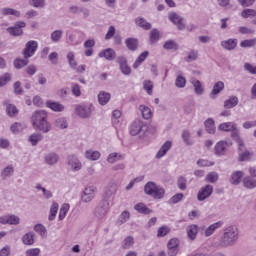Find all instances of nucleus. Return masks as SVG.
<instances>
[{
    "label": "nucleus",
    "mask_w": 256,
    "mask_h": 256,
    "mask_svg": "<svg viewBox=\"0 0 256 256\" xmlns=\"http://www.w3.org/2000/svg\"><path fill=\"white\" fill-rule=\"evenodd\" d=\"M239 241V229L236 226H228L224 229L222 237L217 242V247L220 249H227L235 247Z\"/></svg>",
    "instance_id": "obj_1"
},
{
    "label": "nucleus",
    "mask_w": 256,
    "mask_h": 256,
    "mask_svg": "<svg viewBox=\"0 0 256 256\" xmlns=\"http://www.w3.org/2000/svg\"><path fill=\"white\" fill-rule=\"evenodd\" d=\"M231 136L238 143V161L240 163H243L245 161H251L254 154L253 152L247 150V147H245V142L243 141V139L239 138L237 130H234Z\"/></svg>",
    "instance_id": "obj_2"
},
{
    "label": "nucleus",
    "mask_w": 256,
    "mask_h": 256,
    "mask_svg": "<svg viewBox=\"0 0 256 256\" xmlns=\"http://www.w3.org/2000/svg\"><path fill=\"white\" fill-rule=\"evenodd\" d=\"M31 121L36 129H51V124L47 121V112L45 110H36L32 114Z\"/></svg>",
    "instance_id": "obj_3"
},
{
    "label": "nucleus",
    "mask_w": 256,
    "mask_h": 256,
    "mask_svg": "<svg viewBox=\"0 0 256 256\" xmlns=\"http://www.w3.org/2000/svg\"><path fill=\"white\" fill-rule=\"evenodd\" d=\"M144 193L153 197V199H163L165 197V188L157 185L155 182H148L144 186Z\"/></svg>",
    "instance_id": "obj_4"
},
{
    "label": "nucleus",
    "mask_w": 256,
    "mask_h": 256,
    "mask_svg": "<svg viewBox=\"0 0 256 256\" xmlns=\"http://www.w3.org/2000/svg\"><path fill=\"white\" fill-rule=\"evenodd\" d=\"M144 193L153 197V199H163L165 197V188L157 185L155 182H148L144 186Z\"/></svg>",
    "instance_id": "obj_5"
},
{
    "label": "nucleus",
    "mask_w": 256,
    "mask_h": 256,
    "mask_svg": "<svg viewBox=\"0 0 256 256\" xmlns=\"http://www.w3.org/2000/svg\"><path fill=\"white\" fill-rule=\"evenodd\" d=\"M94 111H95V106H93V104L91 103L77 104L75 106V113L81 119H89V117H91Z\"/></svg>",
    "instance_id": "obj_6"
},
{
    "label": "nucleus",
    "mask_w": 256,
    "mask_h": 256,
    "mask_svg": "<svg viewBox=\"0 0 256 256\" xmlns=\"http://www.w3.org/2000/svg\"><path fill=\"white\" fill-rule=\"evenodd\" d=\"M39 47V43L35 40H30L26 43L25 48L23 50L24 59H29L35 55L37 49Z\"/></svg>",
    "instance_id": "obj_7"
},
{
    "label": "nucleus",
    "mask_w": 256,
    "mask_h": 256,
    "mask_svg": "<svg viewBox=\"0 0 256 256\" xmlns=\"http://www.w3.org/2000/svg\"><path fill=\"white\" fill-rule=\"evenodd\" d=\"M95 191H97L95 186L85 187L81 194L82 203H91L95 199Z\"/></svg>",
    "instance_id": "obj_8"
},
{
    "label": "nucleus",
    "mask_w": 256,
    "mask_h": 256,
    "mask_svg": "<svg viewBox=\"0 0 256 256\" xmlns=\"http://www.w3.org/2000/svg\"><path fill=\"white\" fill-rule=\"evenodd\" d=\"M109 212V202L107 201H102L99 203V205L95 208L94 210V217L96 219H104L105 215Z\"/></svg>",
    "instance_id": "obj_9"
},
{
    "label": "nucleus",
    "mask_w": 256,
    "mask_h": 256,
    "mask_svg": "<svg viewBox=\"0 0 256 256\" xmlns=\"http://www.w3.org/2000/svg\"><path fill=\"white\" fill-rule=\"evenodd\" d=\"M168 18L174 25H176L179 31L185 30V18L175 12H170Z\"/></svg>",
    "instance_id": "obj_10"
},
{
    "label": "nucleus",
    "mask_w": 256,
    "mask_h": 256,
    "mask_svg": "<svg viewBox=\"0 0 256 256\" xmlns=\"http://www.w3.org/2000/svg\"><path fill=\"white\" fill-rule=\"evenodd\" d=\"M116 63H118L122 75H131V66H129L125 56H118Z\"/></svg>",
    "instance_id": "obj_11"
},
{
    "label": "nucleus",
    "mask_w": 256,
    "mask_h": 256,
    "mask_svg": "<svg viewBox=\"0 0 256 256\" xmlns=\"http://www.w3.org/2000/svg\"><path fill=\"white\" fill-rule=\"evenodd\" d=\"M21 223V218L14 214H8L4 216H0V224L1 225H19Z\"/></svg>",
    "instance_id": "obj_12"
},
{
    "label": "nucleus",
    "mask_w": 256,
    "mask_h": 256,
    "mask_svg": "<svg viewBox=\"0 0 256 256\" xmlns=\"http://www.w3.org/2000/svg\"><path fill=\"white\" fill-rule=\"evenodd\" d=\"M210 195H213V185L207 184L199 190L197 199L198 201H205V199H209Z\"/></svg>",
    "instance_id": "obj_13"
},
{
    "label": "nucleus",
    "mask_w": 256,
    "mask_h": 256,
    "mask_svg": "<svg viewBox=\"0 0 256 256\" xmlns=\"http://www.w3.org/2000/svg\"><path fill=\"white\" fill-rule=\"evenodd\" d=\"M68 165L71 169V171H81V169L83 168V164L81 163V160H79V158H77V156L75 155H71L68 157Z\"/></svg>",
    "instance_id": "obj_14"
},
{
    "label": "nucleus",
    "mask_w": 256,
    "mask_h": 256,
    "mask_svg": "<svg viewBox=\"0 0 256 256\" xmlns=\"http://www.w3.org/2000/svg\"><path fill=\"white\" fill-rule=\"evenodd\" d=\"M115 193H117V182L111 180L105 188L104 197L106 199H111Z\"/></svg>",
    "instance_id": "obj_15"
},
{
    "label": "nucleus",
    "mask_w": 256,
    "mask_h": 256,
    "mask_svg": "<svg viewBox=\"0 0 256 256\" xmlns=\"http://www.w3.org/2000/svg\"><path fill=\"white\" fill-rule=\"evenodd\" d=\"M46 107L55 113H63V111H65V106L63 104L53 100H47Z\"/></svg>",
    "instance_id": "obj_16"
},
{
    "label": "nucleus",
    "mask_w": 256,
    "mask_h": 256,
    "mask_svg": "<svg viewBox=\"0 0 256 256\" xmlns=\"http://www.w3.org/2000/svg\"><path fill=\"white\" fill-rule=\"evenodd\" d=\"M190 83L193 86L195 95H198L201 97V95H204L205 88L203 87V84L200 80H197L196 78H191Z\"/></svg>",
    "instance_id": "obj_17"
},
{
    "label": "nucleus",
    "mask_w": 256,
    "mask_h": 256,
    "mask_svg": "<svg viewBox=\"0 0 256 256\" xmlns=\"http://www.w3.org/2000/svg\"><path fill=\"white\" fill-rule=\"evenodd\" d=\"M25 22H17L13 27L7 28L8 33L10 35H14V37H19V35H23V27H25Z\"/></svg>",
    "instance_id": "obj_18"
},
{
    "label": "nucleus",
    "mask_w": 256,
    "mask_h": 256,
    "mask_svg": "<svg viewBox=\"0 0 256 256\" xmlns=\"http://www.w3.org/2000/svg\"><path fill=\"white\" fill-rule=\"evenodd\" d=\"M231 143L220 141L215 145V154L219 157H223L227 153V147H230Z\"/></svg>",
    "instance_id": "obj_19"
},
{
    "label": "nucleus",
    "mask_w": 256,
    "mask_h": 256,
    "mask_svg": "<svg viewBox=\"0 0 256 256\" xmlns=\"http://www.w3.org/2000/svg\"><path fill=\"white\" fill-rule=\"evenodd\" d=\"M98 57L106 59V61H114L116 57L115 50L106 48L99 52Z\"/></svg>",
    "instance_id": "obj_20"
},
{
    "label": "nucleus",
    "mask_w": 256,
    "mask_h": 256,
    "mask_svg": "<svg viewBox=\"0 0 256 256\" xmlns=\"http://www.w3.org/2000/svg\"><path fill=\"white\" fill-rule=\"evenodd\" d=\"M223 89H225V83H223V81L216 82L209 94L210 99H217V95H219Z\"/></svg>",
    "instance_id": "obj_21"
},
{
    "label": "nucleus",
    "mask_w": 256,
    "mask_h": 256,
    "mask_svg": "<svg viewBox=\"0 0 256 256\" xmlns=\"http://www.w3.org/2000/svg\"><path fill=\"white\" fill-rule=\"evenodd\" d=\"M171 147H173V142L171 141H166L161 148L159 149V151L156 154V158L157 159H162V157H165L168 153V151L171 149Z\"/></svg>",
    "instance_id": "obj_22"
},
{
    "label": "nucleus",
    "mask_w": 256,
    "mask_h": 256,
    "mask_svg": "<svg viewBox=\"0 0 256 256\" xmlns=\"http://www.w3.org/2000/svg\"><path fill=\"white\" fill-rule=\"evenodd\" d=\"M242 185L244 189H256V179L251 176H245L244 178H242Z\"/></svg>",
    "instance_id": "obj_23"
},
{
    "label": "nucleus",
    "mask_w": 256,
    "mask_h": 256,
    "mask_svg": "<svg viewBox=\"0 0 256 256\" xmlns=\"http://www.w3.org/2000/svg\"><path fill=\"white\" fill-rule=\"evenodd\" d=\"M222 227H223V221H218V222H215L214 224H211L204 231L205 237H211V235H213V233H215L217 229H221Z\"/></svg>",
    "instance_id": "obj_24"
},
{
    "label": "nucleus",
    "mask_w": 256,
    "mask_h": 256,
    "mask_svg": "<svg viewBox=\"0 0 256 256\" xmlns=\"http://www.w3.org/2000/svg\"><path fill=\"white\" fill-rule=\"evenodd\" d=\"M4 105L6 107V113L9 117H15V115L19 113L17 106H15V104H11L9 100H5Z\"/></svg>",
    "instance_id": "obj_25"
},
{
    "label": "nucleus",
    "mask_w": 256,
    "mask_h": 256,
    "mask_svg": "<svg viewBox=\"0 0 256 256\" xmlns=\"http://www.w3.org/2000/svg\"><path fill=\"white\" fill-rule=\"evenodd\" d=\"M46 165H55L59 162V155L54 152H50L44 156Z\"/></svg>",
    "instance_id": "obj_26"
},
{
    "label": "nucleus",
    "mask_w": 256,
    "mask_h": 256,
    "mask_svg": "<svg viewBox=\"0 0 256 256\" xmlns=\"http://www.w3.org/2000/svg\"><path fill=\"white\" fill-rule=\"evenodd\" d=\"M186 231L188 238L191 239V241H195V239H197V233H199V226L192 224L187 227Z\"/></svg>",
    "instance_id": "obj_27"
},
{
    "label": "nucleus",
    "mask_w": 256,
    "mask_h": 256,
    "mask_svg": "<svg viewBox=\"0 0 256 256\" xmlns=\"http://www.w3.org/2000/svg\"><path fill=\"white\" fill-rule=\"evenodd\" d=\"M239 105V98L237 96H230L224 101V109H233Z\"/></svg>",
    "instance_id": "obj_28"
},
{
    "label": "nucleus",
    "mask_w": 256,
    "mask_h": 256,
    "mask_svg": "<svg viewBox=\"0 0 256 256\" xmlns=\"http://www.w3.org/2000/svg\"><path fill=\"white\" fill-rule=\"evenodd\" d=\"M63 30L57 29L51 32L50 34V41L52 43H61V40L63 39Z\"/></svg>",
    "instance_id": "obj_29"
},
{
    "label": "nucleus",
    "mask_w": 256,
    "mask_h": 256,
    "mask_svg": "<svg viewBox=\"0 0 256 256\" xmlns=\"http://www.w3.org/2000/svg\"><path fill=\"white\" fill-rule=\"evenodd\" d=\"M221 47L226 51H233L237 47V39H228L221 42Z\"/></svg>",
    "instance_id": "obj_30"
},
{
    "label": "nucleus",
    "mask_w": 256,
    "mask_h": 256,
    "mask_svg": "<svg viewBox=\"0 0 256 256\" xmlns=\"http://www.w3.org/2000/svg\"><path fill=\"white\" fill-rule=\"evenodd\" d=\"M243 171H235L232 173L230 177V183L231 185H239L241 183V179H243Z\"/></svg>",
    "instance_id": "obj_31"
},
{
    "label": "nucleus",
    "mask_w": 256,
    "mask_h": 256,
    "mask_svg": "<svg viewBox=\"0 0 256 256\" xmlns=\"http://www.w3.org/2000/svg\"><path fill=\"white\" fill-rule=\"evenodd\" d=\"M111 101V94L109 92L101 91L98 94V103L100 105H107Z\"/></svg>",
    "instance_id": "obj_32"
},
{
    "label": "nucleus",
    "mask_w": 256,
    "mask_h": 256,
    "mask_svg": "<svg viewBox=\"0 0 256 256\" xmlns=\"http://www.w3.org/2000/svg\"><path fill=\"white\" fill-rule=\"evenodd\" d=\"M125 45L129 51H137V47H139V40H137V38H127L125 40Z\"/></svg>",
    "instance_id": "obj_33"
},
{
    "label": "nucleus",
    "mask_w": 256,
    "mask_h": 256,
    "mask_svg": "<svg viewBox=\"0 0 256 256\" xmlns=\"http://www.w3.org/2000/svg\"><path fill=\"white\" fill-rule=\"evenodd\" d=\"M13 173H15V168L11 165L6 166L2 171H1V178L3 181L9 179V177H13Z\"/></svg>",
    "instance_id": "obj_34"
},
{
    "label": "nucleus",
    "mask_w": 256,
    "mask_h": 256,
    "mask_svg": "<svg viewBox=\"0 0 256 256\" xmlns=\"http://www.w3.org/2000/svg\"><path fill=\"white\" fill-rule=\"evenodd\" d=\"M147 57H149V52L148 51H144L143 53H141L139 55V57L133 63V69H139V67H141V65L143 64L145 59H147Z\"/></svg>",
    "instance_id": "obj_35"
},
{
    "label": "nucleus",
    "mask_w": 256,
    "mask_h": 256,
    "mask_svg": "<svg viewBox=\"0 0 256 256\" xmlns=\"http://www.w3.org/2000/svg\"><path fill=\"white\" fill-rule=\"evenodd\" d=\"M135 24L137 25V27H141V29H144L145 31H149V29H151V23L147 22L145 18H136Z\"/></svg>",
    "instance_id": "obj_36"
},
{
    "label": "nucleus",
    "mask_w": 256,
    "mask_h": 256,
    "mask_svg": "<svg viewBox=\"0 0 256 256\" xmlns=\"http://www.w3.org/2000/svg\"><path fill=\"white\" fill-rule=\"evenodd\" d=\"M139 111L141 112L143 119L149 120L153 117V112L148 106L140 105Z\"/></svg>",
    "instance_id": "obj_37"
},
{
    "label": "nucleus",
    "mask_w": 256,
    "mask_h": 256,
    "mask_svg": "<svg viewBox=\"0 0 256 256\" xmlns=\"http://www.w3.org/2000/svg\"><path fill=\"white\" fill-rule=\"evenodd\" d=\"M122 159H125V155L119 154L117 152H112L107 157L108 163H117V161H122Z\"/></svg>",
    "instance_id": "obj_38"
},
{
    "label": "nucleus",
    "mask_w": 256,
    "mask_h": 256,
    "mask_svg": "<svg viewBox=\"0 0 256 256\" xmlns=\"http://www.w3.org/2000/svg\"><path fill=\"white\" fill-rule=\"evenodd\" d=\"M135 211L142 213L143 215H149L153 213V210L149 209L145 204L138 203L134 206Z\"/></svg>",
    "instance_id": "obj_39"
},
{
    "label": "nucleus",
    "mask_w": 256,
    "mask_h": 256,
    "mask_svg": "<svg viewBox=\"0 0 256 256\" xmlns=\"http://www.w3.org/2000/svg\"><path fill=\"white\" fill-rule=\"evenodd\" d=\"M22 242L24 245H33L35 243V233L28 232L22 236Z\"/></svg>",
    "instance_id": "obj_40"
},
{
    "label": "nucleus",
    "mask_w": 256,
    "mask_h": 256,
    "mask_svg": "<svg viewBox=\"0 0 256 256\" xmlns=\"http://www.w3.org/2000/svg\"><path fill=\"white\" fill-rule=\"evenodd\" d=\"M58 211H59V204L57 202H53L50 207V214L48 216V221H55Z\"/></svg>",
    "instance_id": "obj_41"
},
{
    "label": "nucleus",
    "mask_w": 256,
    "mask_h": 256,
    "mask_svg": "<svg viewBox=\"0 0 256 256\" xmlns=\"http://www.w3.org/2000/svg\"><path fill=\"white\" fill-rule=\"evenodd\" d=\"M86 159H89L90 161H98L101 157V152L99 151H93V150H87L85 152Z\"/></svg>",
    "instance_id": "obj_42"
},
{
    "label": "nucleus",
    "mask_w": 256,
    "mask_h": 256,
    "mask_svg": "<svg viewBox=\"0 0 256 256\" xmlns=\"http://www.w3.org/2000/svg\"><path fill=\"white\" fill-rule=\"evenodd\" d=\"M163 48L167 51H177L179 49V44L175 40H168L164 43Z\"/></svg>",
    "instance_id": "obj_43"
},
{
    "label": "nucleus",
    "mask_w": 256,
    "mask_h": 256,
    "mask_svg": "<svg viewBox=\"0 0 256 256\" xmlns=\"http://www.w3.org/2000/svg\"><path fill=\"white\" fill-rule=\"evenodd\" d=\"M129 219H131V213H129V211L127 210H124L119 218H118V221H117V224L118 225H123L125 223H127V221H129Z\"/></svg>",
    "instance_id": "obj_44"
},
{
    "label": "nucleus",
    "mask_w": 256,
    "mask_h": 256,
    "mask_svg": "<svg viewBox=\"0 0 256 256\" xmlns=\"http://www.w3.org/2000/svg\"><path fill=\"white\" fill-rule=\"evenodd\" d=\"M186 85H187V79L183 77V75L178 74L175 80V86L178 89H185Z\"/></svg>",
    "instance_id": "obj_45"
},
{
    "label": "nucleus",
    "mask_w": 256,
    "mask_h": 256,
    "mask_svg": "<svg viewBox=\"0 0 256 256\" xmlns=\"http://www.w3.org/2000/svg\"><path fill=\"white\" fill-rule=\"evenodd\" d=\"M66 59L68 61V65H69V67H71V69H77V60H75V53L68 52Z\"/></svg>",
    "instance_id": "obj_46"
},
{
    "label": "nucleus",
    "mask_w": 256,
    "mask_h": 256,
    "mask_svg": "<svg viewBox=\"0 0 256 256\" xmlns=\"http://www.w3.org/2000/svg\"><path fill=\"white\" fill-rule=\"evenodd\" d=\"M35 188L38 191H42L44 199H51V197H53V192H51V190L45 189V187L41 186V184H37Z\"/></svg>",
    "instance_id": "obj_47"
},
{
    "label": "nucleus",
    "mask_w": 256,
    "mask_h": 256,
    "mask_svg": "<svg viewBox=\"0 0 256 256\" xmlns=\"http://www.w3.org/2000/svg\"><path fill=\"white\" fill-rule=\"evenodd\" d=\"M0 11L2 15H13L14 17H21V12L13 8H2Z\"/></svg>",
    "instance_id": "obj_48"
},
{
    "label": "nucleus",
    "mask_w": 256,
    "mask_h": 256,
    "mask_svg": "<svg viewBox=\"0 0 256 256\" xmlns=\"http://www.w3.org/2000/svg\"><path fill=\"white\" fill-rule=\"evenodd\" d=\"M55 127H57L58 129H67V127H69V123L65 118H58L55 121Z\"/></svg>",
    "instance_id": "obj_49"
},
{
    "label": "nucleus",
    "mask_w": 256,
    "mask_h": 256,
    "mask_svg": "<svg viewBox=\"0 0 256 256\" xmlns=\"http://www.w3.org/2000/svg\"><path fill=\"white\" fill-rule=\"evenodd\" d=\"M29 63V60H27V58L25 59H15L14 60V67L15 69H23V67L27 66Z\"/></svg>",
    "instance_id": "obj_50"
},
{
    "label": "nucleus",
    "mask_w": 256,
    "mask_h": 256,
    "mask_svg": "<svg viewBox=\"0 0 256 256\" xmlns=\"http://www.w3.org/2000/svg\"><path fill=\"white\" fill-rule=\"evenodd\" d=\"M182 139H183L185 145L191 146L194 143L193 138H191V134L187 130L183 131Z\"/></svg>",
    "instance_id": "obj_51"
},
{
    "label": "nucleus",
    "mask_w": 256,
    "mask_h": 256,
    "mask_svg": "<svg viewBox=\"0 0 256 256\" xmlns=\"http://www.w3.org/2000/svg\"><path fill=\"white\" fill-rule=\"evenodd\" d=\"M29 141H30L31 145H33L35 147V145H37V143H39V141H43V135H41L39 133H34L29 137Z\"/></svg>",
    "instance_id": "obj_52"
},
{
    "label": "nucleus",
    "mask_w": 256,
    "mask_h": 256,
    "mask_svg": "<svg viewBox=\"0 0 256 256\" xmlns=\"http://www.w3.org/2000/svg\"><path fill=\"white\" fill-rule=\"evenodd\" d=\"M147 130H143V129H131L129 131L130 135L132 137H139V139H143V137H145V133Z\"/></svg>",
    "instance_id": "obj_53"
},
{
    "label": "nucleus",
    "mask_w": 256,
    "mask_h": 256,
    "mask_svg": "<svg viewBox=\"0 0 256 256\" xmlns=\"http://www.w3.org/2000/svg\"><path fill=\"white\" fill-rule=\"evenodd\" d=\"M241 17L243 19H249V17H256V10L255 9H244L241 12Z\"/></svg>",
    "instance_id": "obj_54"
},
{
    "label": "nucleus",
    "mask_w": 256,
    "mask_h": 256,
    "mask_svg": "<svg viewBox=\"0 0 256 256\" xmlns=\"http://www.w3.org/2000/svg\"><path fill=\"white\" fill-rule=\"evenodd\" d=\"M34 231H35L36 233H39V235H40L41 237H46V235H47V228H45V227L43 226V224H36V225L34 226Z\"/></svg>",
    "instance_id": "obj_55"
},
{
    "label": "nucleus",
    "mask_w": 256,
    "mask_h": 256,
    "mask_svg": "<svg viewBox=\"0 0 256 256\" xmlns=\"http://www.w3.org/2000/svg\"><path fill=\"white\" fill-rule=\"evenodd\" d=\"M143 89L148 95H153V82L151 80H145L143 82Z\"/></svg>",
    "instance_id": "obj_56"
},
{
    "label": "nucleus",
    "mask_w": 256,
    "mask_h": 256,
    "mask_svg": "<svg viewBox=\"0 0 256 256\" xmlns=\"http://www.w3.org/2000/svg\"><path fill=\"white\" fill-rule=\"evenodd\" d=\"M207 183H217L219 181V174L217 172H210L206 176Z\"/></svg>",
    "instance_id": "obj_57"
},
{
    "label": "nucleus",
    "mask_w": 256,
    "mask_h": 256,
    "mask_svg": "<svg viewBox=\"0 0 256 256\" xmlns=\"http://www.w3.org/2000/svg\"><path fill=\"white\" fill-rule=\"evenodd\" d=\"M197 57H199V52L197 50H191L185 58V61L191 63V61H197Z\"/></svg>",
    "instance_id": "obj_58"
},
{
    "label": "nucleus",
    "mask_w": 256,
    "mask_h": 256,
    "mask_svg": "<svg viewBox=\"0 0 256 256\" xmlns=\"http://www.w3.org/2000/svg\"><path fill=\"white\" fill-rule=\"evenodd\" d=\"M67 213H69V204H64V205L60 208L59 220H60V221H63V219H65V217H67Z\"/></svg>",
    "instance_id": "obj_59"
},
{
    "label": "nucleus",
    "mask_w": 256,
    "mask_h": 256,
    "mask_svg": "<svg viewBox=\"0 0 256 256\" xmlns=\"http://www.w3.org/2000/svg\"><path fill=\"white\" fill-rule=\"evenodd\" d=\"M178 189L185 191L187 189V178L180 176L177 180Z\"/></svg>",
    "instance_id": "obj_60"
},
{
    "label": "nucleus",
    "mask_w": 256,
    "mask_h": 256,
    "mask_svg": "<svg viewBox=\"0 0 256 256\" xmlns=\"http://www.w3.org/2000/svg\"><path fill=\"white\" fill-rule=\"evenodd\" d=\"M135 241L133 240V237L128 236L125 238L122 247L123 249H131V247H133Z\"/></svg>",
    "instance_id": "obj_61"
},
{
    "label": "nucleus",
    "mask_w": 256,
    "mask_h": 256,
    "mask_svg": "<svg viewBox=\"0 0 256 256\" xmlns=\"http://www.w3.org/2000/svg\"><path fill=\"white\" fill-rule=\"evenodd\" d=\"M256 44V38L249 39V40H243L240 42V47L247 48V47H255Z\"/></svg>",
    "instance_id": "obj_62"
},
{
    "label": "nucleus",
    "mask_w": 256,
    "mask_h": 256,
    "mask_svg": "<svg viewBox=\"0 0 256 256\" xmlns=\"http://www.w3.org/2000/svg\"><path fill=\"white\" fill-rule=\"evenodd\" d=\"M9 81H11V74L5 73L4 75L0 76V87H5Z\"/></svg>",
    "instance_id": "obj_63"
},
{
    "label": "nucleus",
    "mask_w": 256,
    "mask_h": 256,
    "mask_svg": "<svg viewBox=\"0 0 256 256\" xmlns=\"http://www.w3.org/2000/svg\"><path fill=\"white\" fill-rule=\"evenodd\" d=\"M159 41V32L157 29H153L150 32V43H157Z\"/></svg>",
    "instance_id": "obj_64"
}]
</instances>
